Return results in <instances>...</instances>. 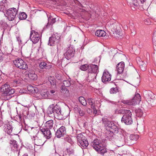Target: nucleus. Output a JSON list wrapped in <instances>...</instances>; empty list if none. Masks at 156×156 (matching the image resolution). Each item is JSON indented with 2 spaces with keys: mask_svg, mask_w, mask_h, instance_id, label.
Returning <instances> with one entry per match:
<instances>
[{
  "mask_svg": "<svg viewBox=\"0 0 156 156\" xmlns=\"http://www.w3.org/2000/svg\"><path fill=\"white\" fill-rule=\"evenodd\" d=\"M90 70H89V72L92 73H94L96 74V73H98V67L97 65L90 64Z\"/></svg>",
  "mask_w": 156,
  "mask_h": 156,
  "instance_id": "obj_23",
  "label": "nucleus"
},
{
  "mask_svg": "<svg viewBox=\"0 0 156 156\" xmlns=\"http://www.w3.org/2000/svg\"><path fill=\"white\" fill-rule=\"evenodd\" d=\"M0 91L2 94L7 95L13 94L15 92L14 90L12 89L9 85L6 83L2 86L0 88Z\"/></svg>",
  "mask_w": 156,
  "mask_h": 156,
  "instance_id": "obj_7",
  "label": "nucleus"
},
{
  "mask_svg": "<svg viewBox=\"0 0 156 156\" xmlns=\"http://www.w3.org/2000/svg\"><path fill=\"white\" fill-rule=\"evenodd\" d=\"M121 25L118 23H113L111 26V28L113 30V31L115 32L117 34H118V36H117L118 37L121 36Z\"/></svg>",
  "mask_w": 156,
  "mask_h": 156,
  "instance_id": "obj_14",
  "label": "nucleus"
},
{
  "mask_svg": "<svg viewBox=\"0 0 156 156\" xmlns=\"http://www.w3.org/2000/svg\"><path fill=\"white\" fill-rule=\"evenodd\" d=\"M106 32L103 30H98L95 32V35L98 37H104L106 35Z\"/></svg>",
  "mask_w": 156,
  "mask_h": 156,
  "instance_id": "obj_31",
  "label": "nucleus"
},
{
  "mask_svg": "<svg viewBox=\"0 0 156 156\" xmlns=\"http://www.w3.org/2000/svg\"><path fill=\"white\" fill-rule=\"evenodd\" d=\"M57 49H58V47L57 48Z\"/></svg>",
  "mask_w": 156,
  "mask_h": 156,
  "instance_id": "obj_64",
  "label": "nucleus"
},
{
  "mask_svg": "<svg viewBox=\"0 0 156 156\" xmlns=\"http://www.w3.org/2000/svg\"><path fill=\"white\" fill-rule=\"evenodd\" d=\"M75 52L74 49L72 47H69L66 51L64 54V55L68 60L73 57Z\"/></svg>",
  "mask_w": 156,
  "mask_h": 156,
  "instance_id": "obj_13",
  "label": "nucleus"
},
{
  "mask_svg": "<svg viewBox=\"0 0 156 156\" xmlns=\"http://www.w3.org/2000/svg\"><path fill=\"white\" fill-rule=\"evenodd\" d=\"M128 3H129L131 7L133 6L137 7L139 5L137 0H127Z\"/></svg>",
  "mask_w": 156,
  "mask_h": 156,
  "instance_id": "obj_35",
  "label": "nucleus"
},
{
  "mask_svg": "<svg viewBox=\"0 0 156 156\" xmlns=\"http://www.w3.org/2000/svg\"><path fill=\"white\" fill-rule=\"evenodd\" d=\"M136 115L138 117H141L143 115V112L140 109H138L135 110Z\"/></svg>",
  "mask_w": 156,
  "mask_h": 156,
  "instance_id": "obj_42",
  "label": "nucleus"
},
{
  "mask_svg": "<svg viewBox=\"0 0 156 156\" xmlns=\"http://www.w3.org/2000/svg\"><path fill=\"white\" fill-rule=\"evenodd\" d=\"M152 41L153 43L156 45V29L153 34Z\"/></svg>",
  "mask_w": 156,
  "mask_h": 156,
  "instance_id": "obj_47",
  "label": "nucleus"
},
{
  "mask_svg": "<svg viewBox=\"0 0 156 156\" xmlns=\"http://www.w3.org/2000/svg\"><path fill=\"white\" fill-rule=\"evenodd\" d=\"M41 35L38 32L33 30L31 32L30 38L34 44L38 42L40 39Z\"/></svg>",
  "mask_w": 156,
  "mask_h": 156,
  "instance_id": "obj_9",
  "label": "nucleus"
},
{
  "mask_svg": "<svg viewBox=\"0 0 156 156\" xmlns=\"http://www.w3.org/2000/svg\"><path fill=\"white\" fill-rule=\"evenodd\" d=\"M7 5L5 2V0H3L0 2V10H5Z\"/></svg>",
  "mask_w": 156,
  "mask_h": 156,
  "instance_id": "obj_37",
  "label": "nucleus"
},
{
  "mask_svg": "<svg viewBox=\"0 0 156 156\" xmlns=\"http://www.w3.org/2000/svg\"><path fill=\"white\" fill-rule=\"evenodd\" d=\"M145 95L148 100L154 99V98H156V96L152 92L150 91L145 92Z\"/></svg>",
  "mask_w": 156,
  "mask_h": 156,
  "instance_id": "obj_19",
  "label": "nucleus"
},
{
  "mask_svg": "<svg viewBox=\"0 0 156 156\" xmlns=\"http://www.w3.org/2000/svg\"><path fill=\"white\" fill-rule=\"evenodd\" d=\"M90 144L96 151L102 155L107 152L105 148L106 144L105 140L96 139L91 142Z\"/></svg>",
  "mask_w": 156,
  "mask_h": 156,
  "instance_id": "obj_1",
  "label": "nucleus"
},
{
  "mask_svg": "<svg viewBox=\"0 0 156 156\" xmlns=\"http://www.w3.org/2000/svg\"><path fill=\"white\" fill-rule=\"evenodd\" d=\"M26 75H27L29 78L32 80H36L37 78V75L33 72L28 71Z\"/></svg>",
  "mask_w": 156,
  "mask_h": 156,
  "instance_id": "obj_22",
  "label": "nucleus"
},
{
  "mask_svg": "<svg viewBox=\"0 0 156 156\" xmlns=\"http://www.w3.org/2000/svg\"><path fill=\"white\" fill-rule=\"evenodd\" d=\"M59 39L60 37L57 34L52 35L49 38L48 45L51 46H54L55 43L59 41Z\"/></svg>",
  "mask_w": 156,
  "mask_h": 156,
  "instance_id": "obj_11",
  "label": "nucleus"
},
{
  "mask_svg": "<svg viewBox=\"0 0 156 156\" xmlns=\"http://www.w3.org/2000/svg\"><path fill=\"white\" fill-rule=\"evenodd\" d=\"M17 40H18V41L19 43H20H20L21 41V40L20 39H19L18 38L17 39Z\"/></svg>",
  "mask_w": 156,
  "mask_h": 156,
  "instance_id": "obj_60",
  "label": "nucleus"
},
{
  "mask_svg": "<svg viewBox=\"0 0 156 156\" xmlns=\"http://www.w3.org/2000/svg\"><path fill=\"white\" fill-rule=\"evenodd\" d=\"M53 121L52 120H49L46 122L44 124V127L49 129H51L53 127Z\"/></svg>",
  "mask_w": 156,
  "mask_h": 156,
  "instance_id": "obj_27",
  "label": "nucleus"
},
{
  "mask_svg": "<svg viewBox=\"0 0 156 156\" xmlns=\"http://www.w3.org/2000/svg\"><path fill=\"white\" fill-rule=\"evenodd\" d=\"M148 103L152 106H154L156 105V98H154V99H151L148 100Z\"/></svg>",
  "mask_w": 156,
  "mask_h": 156,
  "instance_id": "obj_43",
  "label": "nucleus"
},
{
  "mask_svg": "<svg viewBox=\"0 0 156 156\" xmlns=\"http://www.w3.org/2000/svg\"><path fill=\"white\" fill-rule=\"evenodd\" d=\"M65 140L70 144H71L72 143V140L70 137H67L66 138H65Z\"/></svg>",
  "mask_w": 156,
  "mask_h": 156,
  "instance_id": "obj_52",
  "label": "nucleus"
},
{
  "mask_svg": "<svg viewBox=\"0 0 156 156\" xmlns=\"http://www.w3.org/2000/svg\"><path fill=\"white\" fill-rule=\"evenodd\" d=\"M78 110L80 116H82L84 114V112L83 110H82L80 108H78Z\"/></svg>",
  "mask_w": 156,
  "mask_h": 156,
  "instance_id": "obj_49",
  "label": "nucleus"
},
{
  "mask_svg": "<svg viewBox=\"0 0 156 156\" xmlns=\"http://www.w3.org/2000/svg\"><path fill=\"white\" fill-rule=\"evenodd\" d=\"M10 144L12 150L14 151L17 150L18 145L17 144V142L15 140H11Z\"/></svg>",
  "mask_w": 156,
  "mask_h": 156,
  "instance_id": "obj_25",
  "label": "nucleus"
},
{
  "mask_svg": "<svg viewBox=\"0 0 156 156\" xmlns=\"http://www.w3.org/2000/svg\"><path fill=\"white\" fill-rule=\"evenodd\" d=\"M124 67V63L123 62L119 63L116 67V70L118 73L120 74L122 73L123 71Z\"/></svg>",
  "mask_w": 156,
  "mask_h": 156,
  "instance_id": "obj_17",
  "label": "nucleus"
},
{
  "mask_svg": "<svg viewBox=\"0 0 156 156\" xmlns=\"http://www.w3.org/2000/svg\"><path fill=\"white\" fill-rule=\"evenodd\" d=\"M61 88V92L62 93L65 94L66 97L69 96V91L66 87L62 85Z\"/></svg>",
  "mask_w": 156,
  "mask_h": 156,
  "instance_id": "obj_32",
  "label": "nucleus"
},
{
  "mask_svg": "<svg viewBox=\"0 0 156 156\" xmlns=\"http://www.w3.org/2000/svg\"><path fill=\"white\" fill-rule=\"evenodd\" d=\"M79 101L80 103L83 105L85 106L87 105L86 101L84 98L83 97H80L79 98Z\"/></svg>",
  "mask_w": 156,
  "mask_h": 156,
  "instance_id": "obj_41",
  "label": "nucleus"
},
{
  "mask_svg": "<svg viewBox=\"0 0 156 156\" xmlns=\"http://www.w3.org/2000/svg\"><path fill=\"white\" fill-rule=\"evenodd\" d=\"M50 129H47L44 126L41 129L40 131L38 133H41V136H44V137L47 139H49L51 137V133Z\"/></svg>",
  "mask_w": 156,
  "mask_h": 156,
  "instance_id": "obj_10",
  "label": "nucleus"
},
{
  "mask_svg": "<svg viewBox=\"0 0 156 156\" xmlns=\"http://www.w3.org/2000/svg\"><path fill=\"white\" fill-rule=\"evenodd\" d=\"M141 101V97L140 94L137 93L135 94L132 99L129 100H123L122 103L128 105H134L139 104Z\"/></svg>",
  "mask_w": 156,
  "mask_h": 156,
  "instance_id": "obj_5",
  "label": "nucleus"
},
{
  "mask_svg": "<svg viewBox=\"0 0 156 156\" xmlns=\"http://www.w3.org/2000/svg\"><path fill=\"white\" fill-rule=\"evenodd\" d=\"M23 156H28L27 154H24Z\"/></svg>",
  "mask_w": 156,
  "mask_h": 156,
  "instance_id": "obj_61",
  "label": "nucleus"
},
{
  "mask_svg": "<svg viewBox=\"0 0 156 156\" xmlns=\"http://www.w3.org/2000/svg\"><path fill=\"white\" fill-rule=\"evenodd\" d=\"M140 1L142 3H143L144 2H145L146 0H140Z\"/></svg>",
  "mask_w": 156,
  "mask_h": 156,
  "instance_id": "obj_59",
  "label": "nucleus"
},
{
  "mask_svg": "<svg viewBox=\"0 0 156 156\" xmlns=\"http://www.w3.org/2000/svg\"><path fill=\"white\" fill-rule=\"evenodd\" d=\"M27 17V15L24 12H22L19 14V18L20 20L25 19Z\"/></svg>",
  "mask_w": 156,
  "mask_h": 156,
  "instance_id": "obj_39",
  "label": "nucleus"
},
{
  "mask_svg": "<svg viewBox=\"0 0 156 156\" xmlns=\"http://www.w3.org/2000/svg\"><path fill=\"white\" fill-rule=\"evenodd\" d=\"M79 143L80 144L79 145L81 146V147L84 148L87 147L89 144L88 141L86 139H85V140L80 141L79 142Z\"/></svg>",
  "mask_w": 156,
  "mask_h": 156,
  "instance_id": "obj_34",
  "label": "nucleus"
},
{
  "mask_svg": "<svg viewBox=\"0 0 156 156\" xmlns=\"http://www.w3.org/2000/svg\"><path fill=\"white\" fill-rule=\"evenodd\" d=\"M55 92V91L54 90H51L49 91V93L51 94H54Z\"/></svg>",
  "mask_w": 156,
  "mask_h": 156,
  "instance_id": "obj_56",
  "label": "nucleus"
},
{
  "mask_svg": "<svg viewBox=\"0 0 156 156\" xmlns=\"http://www.w3.org/2000/svg\"><path fill=\"white\" fill-rule=\"evenodd\" d=\"M90 64H84L80 66V69L82 71H86L88 69V71L90 70Z\"/></svg>",
  "mask_w": 156,
  "mask_h": 156,
  "instance_id": "obj_33",
  "label": "nucleus"
},
{
  "mask_svg": "<svg viewBox=\"0 0 156 156\" xmlns=\"http://www.w3.org/2000/svg\"><path fill=\"white\" fill-rule=\"evenodd\" d=\"M19 92L20 93H22V90L21 89H20V90L19 91Z\"/></svg>",
  "mask_w": 156,
  "mask_h": 156,
  "instance_id": "obj_62",
  "label": "nucleus"
},
{
  "mask_svg": "<svg viewBox=\"0 0 156 156\" xmlns=\"http://www.w3.org/2000/svg\"><path fill=\"white\" fill-rule=\"evenodd\" d=\"M39 67L41 69H50L52 66L49 64H47L44 62H41L39 65Z\"/></svg>",
  "mask_w": 156,
  "mask_h": 156,
  "instance_id": "obj_20",
  "label": "nucleus"
},
{
  "mask_svg": "<svg viewBox=\"0 0 156 156\" xmlns=\"http://www.w3.org/2000/svg\"><path fill=\"white\" fill-rule=\"evenodd\" d=\"M65 127L62 126L58 129L55 134L56 136L58 138H60L62 136H63L65 132Z\"/></svg>",
  "mask_w": 156,
  "mask_h": 156,
  "instance_id": "obj_16",
  "label": "nucleus"
},
{
  "mask_svg": "<svg viewBox=\"0 0 156 156\" xmlns=\"http://www.w3.org/2000/svg\"><path fill=\"white\" fill-rule=\"evenodd\" d=\"M102 123L106 127L110 128V131L113 133H117L118 132L119 128L118 124L115 122L109 120L106 118H103L102 119Z\"/></svg>",
  "mask_w": 156,
  "mask_h": 156,
  "instance_id": "obj_3",
  "label": "nucleus"
},
{
  "mask_svg": "<svg viewBox=\"0 0 156 156\" xmlns=\"http://www.w3.org/2000/svg\"><path fill=\"white\" fill-rule=\"evenodd\" d=\"M13 62L15 66L22 69L26 70L28 68L27 65L23 60L21 58H17Z\"/></svg>",
  "mask_w": 156,
  "mask_h": 156,
  "instance_id": "obj_6",
  "label": "nucleus"
},
{
  "mask_svg": "<svg viewBox=\"0 0 156 156\" xmlns=\"http://www.w3.org/2000/svg\"><path fill=\"white\" fill-rule=\"evenodd\" d=\"M67 151L69 154H71L73 153L74 151L72 148H69L67 149Z\"/></svg>",
  "mask_w": 156,
  "mask_h": 156,
  "instance_id": "obj_50",
  "label": "nucleus"
},
{
  "mask_svg": "<svg viewBox=\"0 0 156 156\" xmlns=\"http://www.w3.org/2000/svg\"><path fill=\"white\" fill-rule=\"evenodd\" d=\"M21 84V80L19 79H16L10 83V85L12 87H16Z\"/></svg>",
  "mask_w": 156,
  "mask_h": 156,
  "instance_id": "obj_29",
  "label": "nucleus"
},
{
  "mask_svg": "<svg viewBox=\"0 0 156 156\" xmlns=\"http://www.w3.org/2000/svg\"><path fill=\"white\" fill-rule=\"evenodd\" d=\"M3 55L2 53H0V62L3 60Z\"/></svg>",
  "mask_w": 156,
  "mask_h": 156,
  "instance_id": "obj_54",
  "label": "nucleus"
},
{
  "mask_svg": "<svg viewBox=\"0 0 156 156\" xmlns=\"http://www.w3.org/2000/svg\"><path fill=\"white\" fill-rule=\"evenodd\" d=\"M41 95L43 98H48V94L47 92H41Z\"/></svg>",
  "mask_w": 156,
  "mask_h": 156,
  "instance_id": "obj_46",
  "label": "nucleus"
},
{
  "mask_svg": "<svg viewBox=\"0 0 156 156\" xmlns=\"http://www.w3.org/2000/svg\"><path fill=\"white\" fill-rule=\"evenodd\" d=\"M27 89L28 91L32 93H37L38 91V90L37 87H33L31 85L28 86Z\"/></svg>",
  "mask_w": 156,
  "mask_h": 156,
  "instance_id": "obj_36",
  "label": "nucleus"
},
{
  "mask_svg": "<svg viewBox=\"0 0 156 156\" xmlns=\"http://www.w3.org/2000/svg\"><path fill=\"white\" fill-rule=\"evenodd\" d=\"M18 8H17V9L15 8H11L7 10L6 14L9 21L13 20L15 18Z\"/></svg>",
  "mask_w": 156,
  "mask_h": 156,
  "instance_id": "obj_8",
  "label": "nucleus"
},
{
  "mask_svg": "<svg viewBox=\"0 0 156 156\" xmlns=\"http://www.w3.org/2000/svg\"><path fill=\"white\" fill-rule=\"evenodd\" d=\"M121 113L124 114L121 119V122L126 125H130L133 122L132 117V114L131 111L128 109H122Z\"/></svg>",
  "mask_w": 156,
  "mask_h": 156,
  "instance_id": "obj_4",
  "label": "nucleus"
},
{
  "mask_svg": "<svg viewBox=\"0 0 156 156\" xmlns=\"http://www.w3.org/2000/svg\"><path fill=\"white\" fill-rule=\"evenodd\" d=\"M97 75L94 73L89 72L87 79V81L89 82L92 81L97 82V80L96 78Z\"/></svg>",
  "mask_w": 156,
  "mask_h": 156,
  "instance_id": "obj_18",
  "label": "nucleus"
},
{
  "mask_svg": "<svg viewBox=\"0 0 156 156\" xmlns=\"http://www.w3.org/2000/svg\"><path fill=\"white\" fill-rule=\"evenodd\" d=\"M55 80L54 77L50 76L48 78V81H47V83H50L51 87H55Z\"/></svg>",
  "mask_w": 156,
  "mask_h": 156,
  "instance_id": "obj_26",
  "label": "nucleus"
},
{
  "mask_svg": "<svg viewBox=\"0 0 156 156\" xmlns=\"http://www.w3.org/2000/svg\"><path fill=\"white\" fill-rule=\"evenodd\" d=\"M111 75L106 70H105L103 73L102 77V81L103 82L105 83L108 82L111 80Z\"/></svg>",
  "mask_w": 156,
  "mask_h": 156,
  "instance_id": "obj_15",
  "label": "nucleus"
},
{
  "mask_svg": "<svg viewBox=\"0 0 156 156\" xmlns=\"http://www.w3.org/2000/svg\"><path fill=\"white\" fill-rule=\"evenodd\" d=\"M137 60V62L139 65L141 69L143 71H144L146 67V64L139 58H138Z\"/></svg>",
  "mask_w": 156,
  "mask_h": 156,
  "instance_id": "obj_24",
  "label": "nucleus"
},
{
  "mask_svg": "<svg viewBox=\"0 0 156 156\" xmlns=\"http://www.w3.org/2000/svg\"><path fill=\"white\" fill-rule=\"evenodd\" d=\"M76 137L77 141L79 143L80 142V141L83 140H85V139H86L85 137L81 133L78 134L77 136Z\"/></svg>",
  "mask_w": 156,
  "mask_h": 156,
  "instance_id": "obj_40",
  "label": "nucleus"
},
{
  "mask_svg": "<svg viewBox=\"0 0 156 156\" xmlns=\"http://www.w3.org/2000/svg\"><path fill=\"white\" fill-rule=\"evenodd\" d=\"M59 156H68L66 153L64 152L62 154H59Z\"/></svg>",
  "mask_w": 156,
  "mask_h": 156,
  "instance_id": "obj_55",
  "label": "nucleus"
},
{
  "mask_svg": "<svg viewBox=\"0 0 156 156\" xmlns=\"http://www.w3.org/2000/svg\"><path fill=\"white\" fill-rule=\"evenodd\" d=\"M120 137L121 138V140L120 141V143H121V144L120 145H121V146H123L124 144V137L122 135V136L121 135Z\"/></svg>",
  "mask_w": 156,
  "mask_h": 156,
  "instance_id": "obj_51",
  "label": "nucleus"
},
{
  "mask_svg": "<svg viewBox=\"0 0 156 156\" xmlns=\"http://www.w3.org/2000/svg\"><path fill=\"white\" fill-rule=\"evenodd\" d=\"M123 27L125 30H126L128 29V27L126 25H124Z\"/></svg>",
  "mask_w": 156,
  "mask_h": 156,
  "instance_id": "obj_57",
  "label": "nucleus"
},
{
  "mask_svg": "<svg viewBox=\"0 0 156 156\" xmlns=\"http://www.w3.org/2000/svg\"><path fill=\"white\" fill-rule=\"evenodd\" d=\"M118 91V89L116 88H112L110 90V92L111 94H114L116 93Z\"/></svg>",
  "mask_w": 156,
  "mask_h": 156,
  "instance_id": "obj_48",
  "label": "nucleus"
},
{
  "mask_svg": "<svg viewBox=\"0 0 156 156\" xmlns=\"http://www.w3.org/2000/svg\"><path fill=\"white\" fill-rule=\"evenodd\" d=\"M93 100L91 98H89L87 100V103L90 105H91V107H94V102L93 101Z\"/></svg>",
  "mask_w": 156,
  "mask_h": 156,
  "instance_id": "obj_45",
  "label": "nucleus"
},
{
  "mask_svg": "<svg viewBox=\"0 0 156 156\" xmlns=\"http://www.w3.org/2000/svg\"><path fill=\"white\" fill-rule=\"evenodd\" d=\"M129 28L131 32V34L133 36L136 33V29L135 27L134 24L131 23L129 27Z\"/></svg>",
  "mask_w": 156,
  "mask_h": 156,
  "instance_id": "obj_38",
  "label": "nucleus"
},
{
  "mask_svg": "<svg viewBox=\"0 0 156 156\" xmlns=\"http://www.w3.org/2000/svg\"><path fill=\"white\" fill-rule=\"evenodd\" d=\"M55 153H56V151H55Z\"/></svg>",
  "mask_w": 156,
  "mask_h": 156,
  "instance_id": "obj_63",
  "label": "nucleus"
},
{
  "mask_svg": "<svg viewBox=\"0 0 156 156\" xmlns=\"http://www.w3.org/2000/svg\"><path fill=\"white\" fill-rule=\"evenodd\" d=\"M62 85L63 86L65 87H69L70 85V81L69 80H64L63 82V84Z\"/></svg>",
  "mask_w": 156,
  "mask_h": 156,
  "instance_id": "obj_44",
  "label": "nucleus"
},
{
  "mask_svg": "<svg viewBox=\"0 0 156 156\" xmlns=\"http://www.w3.org/2000/svg\"><path fill=\"white\" fill-rule=\"evenodd\" d=\"M108 102H110V103H111L113 104H116V102H114V101H108Z\"/></svg>",
  "mask_w": 156,
  "mask_h": 156,
  "instance_id": "obj_58",
  "label": "nucleus"
},
{
  "mask_svg": "<svg viewBox=\"0 0 156 156\" xmlns=\"http://www.w3.org/2000/svg\"><path fill=\"white\" fill-rule=\"evenodd\" d=\"M4 129L8 134H10L12 131V128L9 123H7L4 126Z\"/></svg>",
  "mask_w": 156,
  "mask_h": 156,
  "instance_id": "obj_28",
  "label": "nucleus"
},
{
  "mask_svg": "<svg viewBox=\"0 0 156 156\" xmlns=\"http://www.w3.org/2000/svg\"><path fill=\"white\" fill-rule=\"evenodd\" d=\"M55 18H53L52 17H50L48 18V22L46 25V27L48 28L50 26L52 25L55 22Z\"/></svg>",
  "mask_w": 156,
  "mask_h": 156,
  "instance_id": "obj_30",
  "label": "nucleus"
},
{
  "mask_svg": "<svg viewBox=\"0 0 156 156\" xmlns=\"http://www.w3.org/2000/svg\"><path fill=\"white\" fill-rule=\"evenodd\" d=\"M138 138V136L137 135L131 134L130 135L128 141L130 142L131 144H133L135 143Z\"/></svg>",
  "mask_w": 156,
  "mask_h": 156,
  "instance_id": "obj_21",
  "label": "nucleus"
},
{
  "mask_svg": "<svg viewBox=\"0 0 156 156\" xmlns=\"http://www.w3.org/2000/svg\"><path fill=\"white\" fill-rule=\"evenodd\" d=\"M47 113L48 114H53L56 119L59 120H62L64 119L61 108L57 105L55 106L53 104L50 105L48 107Z\"/></svg>",
  "mask_w": 156,
  "mask_h": 156,
  "instance_id": "obj_2",
  "label": "nucleus"
},
{
  "mask_svg": "<svg viewBox=\"0 0 156 156\" xmlns=\"http://www.w3.org/2000/svg\"><path fill=\"white\" fill-rule=\"evenodd\" d=\"M93 110V112L94 114L96 115L97 113V111L96 110V108L94 107H92L91 108Z\"/></svg>",
  "mask_w": 156,
  "mask_h": 156,
  "instance_id": "obj_53",
  "label": "nucleus"
},
{
  "mask_svg": "<svg viewBox=\"0 0 156 156\" xmlns=\"http://www.w3.org/2000/svg\"><path fill=\"white\" fill-rule=\"evenodd\" d=\"M33 137L34 138V140L35 145L40 146L43 144L44 143L42 140V136H41V133H37L35 137L34 136Z\"/></svg>",
  "mask_w": 156,
  "mask_h": 156,
  "instance_id": "obj_12",
  "label": "nucleus"
}]
</instances>
